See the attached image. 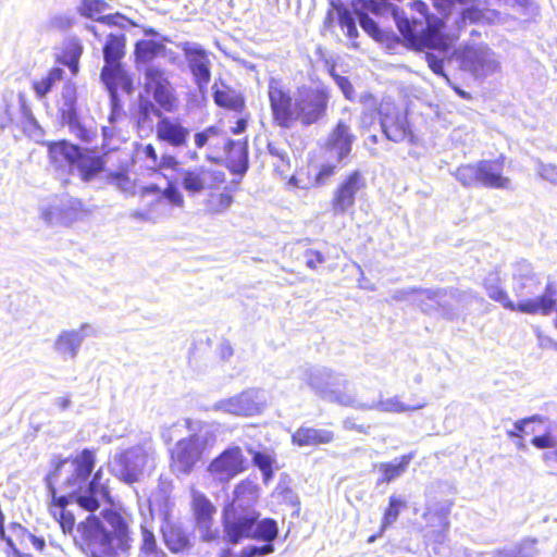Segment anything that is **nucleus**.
<instances>
[{"instance_id":"nucleus-1","label":"nucleus","mask_w":557,"mask_h":557,"mask_svg":"<svg viewBox=\"0 0 557 557\" xmlns=\"http://www.w3.org/2000/svg\"><path fill=\"white\" fill-rule=\"evenodd\" d=\"M95 467V455L84 449L73 459L55 462L54 469L47 478V485L52 497L57 496L55 485L64 492L66 499L77 504L84 510L94 512L106 504H110V495L102 472L98 470L90 479Z\"/></svg>"},{"instance_id":"nucleus-2","label":"nucleus","mask_w":557,"mask_h":557,"mask_svg":"<svg viewBox=\"0 0 557 557\" xmlns=\"http://www.w3.org/2000/svg\"><path fill=\"white\" fill-rule=\"evenodd\" d=\"M103 521L94 515L78 525L82 547L90 557H117L131 548L128 522L121 513L103 509Z\"/></svg>"},{"instance_id":"nucleus-3","label":"nucleus","mask_w":557,"mask_h":557,"mask_svg":"<svg viewBox=\"0 0 557 557\" xmlns=\"http://www.w3.org/2000/svg\"><path fill=\"white\" fill-rule=\"evenodd\" d=\"M411 8L421 15L423 21H418L417 18L410 21L401 10L384 2L371 0L369 5V10L374 14L389 11L396 21L400 34L410 44L435 49L441 54H444L449 47V42L443 34V20L429 14L428 4L421 0L413 1Z\"/></svg>"},{"instance_id":"nucleus-4","label":"nucleus","mask_w":557,"mask_h":557,"mask_svg":"<svg viewBox=\"0 0 557 557\" xmlns=\"http://www.w3.org/2000/svg\"><path fill=\"white\" fill-rule=\"evenodd\" d=\"M257 499V487L250 482L239 483L233 493L232 503L223 509V528L226 541L237 544L243 539H251L253 524L259 513L252 508Z\"/></svg>"},{"instance_id":"nucleus-5","label":"nucleus","mask_w":557,"mask_h":557,"mask_svg":"<svg viewBox=\"0 0 557 557\" xmlns=\"http://www.w3.org/2000/svg\"><path fill=\"white\" fill-rule=\"evenodd\" d=\"M125 37L123 34H110L103 48L104 66L101 71V81L110 92L112 113L110 121L113 122L115 116L122 110L117 99V87L126 91L131 90L132 79L123 70L120 59L124 54Z\"/></svg>"},{"instance_id":"nucleus-6","label":"nucleus","mask_w":557,"mask_h":557,"mask_svg":"<svg viewBox=\"0 0 557 557\" xmlns=\"http://www.w3.org/2000/svg\"><path fill=\"white\" fill-rule=\"evenodd\" d=\"M49 154L55 168L67 170L84 182L94 180L104 168L100 157L84 152L78 146L66 141L52 144Z\"/></svg>"},{"instance_id":"nucleus-7","label":"nucleus","mask_w":557,"mask_h":557,"mask_svg":"<svg viewBox=\"0 0 557 557\" xmlns=\"http://www.w3.org/2000/svg\"><path fill=\"white\" fill-rule=\"evenodd\" d=\"M156 460V451L151 446L136 445L115 453L110 467L121 481L133 484L152 473Z\"/></svg>"},{"instance_id":"nucleus-8","label":"nucleus","mask_w":557,"mask_h":557,"mask_svg":"<svg viewBox=\"0 0 557 557\" xmlns=\"http://www.w3.org/2000/svg\"><path fill=\"white\" fill-rule=\"evenodd\" d=\"M483 286L487 296L494 301L503 305L504 308L511 311L518 310L524 313L546 314L550 312L557 301V288L554 285H547L545 293L534 299H525L515 305L508 297L506 290L502 287V278L498 270L491 271L483 280Z\"/></svg>"},{"instance_id":"nucleus-9","label":"nucleus","mask_w":557,"mask_h":557,"mask_svg":"<svg viewBox=\"0 0 557 557\" xmlns=\"http://www.w3.org/2000/svg\"><path fill=\"white\" fill-rule=\"evenodd\" d=\"M304 379L322 398L347 407L355 405L354 395L341 392V387L347 385L342 374L324 367H314L306 371Z\"/></svg>"},{"instance_id":"nucleus-10","label":"nucleus","mask_w":557,"mask_h":557,"mask_svg":"<svg viewBox=\"0 0 557 557\" xmlns=\"http://www.w3.org/2000/svg\"><path fill=\"white\" fill-rule=\"evenodd\" d=\"M329 92L320 87H299L295 94L296 122L309 126L320 121L326 113Z\"/></svg>"},{"instance_id":"nucleus-11","label":"nucleus","mask_w":557,"mask_h":557,"mask_svg":"<svg viewBox=\"0 0 557 557\" xmlns=\"http://www.w3.org/2000/svg\"><path fill=\"white\" fill-rule=\"evenodd\" d=\"M265 404L264 391L247 388L240 394L215 401L212 405V410L235 417H251L260 413Z\"/></svg>"},{"instance_id":"nucleus-12","label":"nucleus","mask_w":557,"mask_h":557,"mask_svg":"<svg viewBox=\"0 0 557 557\" xmlns=\"http://www.w3.org/2000/svg\"><path fill=\"white\" fill-rule=\"evenodd\" d=\"M457 59L463 71L474 77H485L499 67L495 53L485 45H467L457 51Z\"/></svg>"},{"instance_id":"nucleus-13","label":"nucleus","mask_w":557,"mask_h":557,"mask_svg":"<svg viewBox=\"0 0 557 557\" xmlns=\"http://www.w3.org/2000/svg\"><path fill=\"white\" fill-rule=\"evenodd\" d=\"M145 89L150 94L161 110L174 112L177 108V98L163 70L148 65L145 70Z\"/></svg>"},{"instance_id":"nucleus-14","label":"nucleus","mask_w":557,"mask_h":557,"mask_svg":"<svg viewBox=\"0 0 557 557\" xmlns=\"http://www.w3.org/2000/svg\"><path fill=\"white\" fill-rule=\"evenodd\" d=\"M190 504L200 540L205 543L218 542L220 531L213 528L216 509L212 502L203 493L193 488Z\"/></svg>"},{"instance_id":"nucleus-15","label":"nucleus","mask_w":557,"mask_h":557,"mask_svg":"<svg viewBox=\"0 0 557 557\" xmlns=\"http://www.w3.org/2000/svg\"><path fill=\"white\" fill-rule=\"evenodd\" d=\"M268 96L274 122L282 128H290L296 122L295 96L276 79L270 81Z\"/></svg>"},{"instance_id":"nucleus-16","label":"nucleus","mask_w":557,"mask_h":557,"mask_svg":"<svg viewBox=\"0 0 557 557\" xmlns=\"http://www.w3.org/2000/svg\"><path fill=\"white\" fill-rule=\"evenodd\" d=\"M245 457L238 446L223 450L208 466L207 471L213 480L227 483L245 470Z\"/></svg>"},{"instance_id":"nucleus-17","label":"nucleus","mask_w":557,"mask_h":557,"mask_svg":"<svg viewBox=\"0 0 557 557\" xmlns=\"http://www.w3.org/2000/svg\"><path fill=\"white\" fill-rule=\"evenodd\" d=\"M381 127L386 138L400 143L409 139L412 143L413 135L410 131L407 114L400 111L395 104L384 102L380 107Z\"/></svg>"},{"instance_id":"nucleus-18","label":"nucleus","mask_w":557,"mask_h":557,"mask_svg":"<svg viewBox=\"0 0 557 557\" xmlns=\"http://www.w3.org/2000/svg\"><path fill=\"white\" fill-rule=\"evenodd\" d=\"M197 88L202 94L211 79V61L208 52L198 44L185 42L182 47Z\"/></svg>"},{"instance_id":"nucleus-19","label":"nucleus","mask_w":557,"mask_h":557,"mask_svg":"<svg viewBox=\"0 0 557 557\" xmlns=\"http://www.w3.org/2000/svg\"><path fill=\"white\" fill-rule=\"evenodd\" d=\"M460 294L456 289H425L419 293V307L426 313L441 311L450 319L455 314L454 302L459 300Z\"/></svg>"},{"instance_id":"nucleus-20","label":"nucleus","mask_w":557,"mask_h":557,"mask_svg":"<svg viewBox=\"0 0 557 557\" xmlns=\"http://www.w3.org/2000/svg\"><path fill=\"white\" fill-rule=\"evenodd\" d=\"M97 335L96 329L89 323H83L76 330H64L55 338L53 349L64 359L74 360L85 338Z\"/></svg>"},{"instance_id":"nucleus-21","label":"nucleus","mask_w":557,"mask_h":557,"mask_svg":"<svg viewBox=\"0 0 557 557\" xmlns=\"http://www.w3.org/2000/svg\"><path fill=\"white\" fill-rule=\"evenodd\" d=\"M278 528L274 519L265 518L253 524L252 537L253 540L263 541L267 544L263 546L250 545L242 549L238 557H258L272 554L274 545L272 542L277 537Z\"/></svg>"},{"instance_id":"nucleus-22","label":"nucleus","mask_w":557,"mask_h":557,"mask_svg":"<svg viewBox=\"0 0 557 557\" xmlns=\"http://www.w3.org/2000/svg\"><path fill=\"white\" fill-rule=\"evenodd\" d=\"M364 186V178L360 171H354L343 181L332 199V208L335 215L344 214L352 208L356 200V194Z\"/></svg>"},{"instance_id":"nucleus-23","label":"nucleus","mask_w":557,"mask_h":557,"mask_svg":"<svg viewBox=\"0 0 557 557\" xmlns=\"http://www.w3.org/2000/svg\"><path fill=\"white\" fill-rule=\"evenodd\" d=\"M202 451L193 441L183 438L171 450L172 469L174 472L189 474L200 459Z\"/></svg>"},{"instance_id":"nucleus-24","label":"nucleus","mask_w":557,"mask_h":557,"mask_svg":"<svg viewBox=\"0 0 557 557\" xmlns=\"http://www.w3.org/2000/svg\"><path fill=\"white\" fill-rule=\"evenodd\" d=\"M88 213V210L85 209L79 199L70 198L62 201L58 207L44 210L41 216L49 224H53L55 220H59L63 224H71L84 219Z\"/></svg>"},{"instance_id":"nucleus-25","label":"nucleus","mask_w":557,"mask_h":557,"mask_svg":"<svg viewBox=\"0 0 557 557\" xmlns=\"http://www.w3.org/2000/svg\"><path fill=\"white\" fill-rule=\"evenodd\" d=\"M157 138L174 148L185 147L190 135L189 128L185 127L180 119L164 116L156 125Z\"/></svg>"},{"instance_id":"nucleus-26","label":"nucleus","mask_w":557,"mask_h":557,"mask_svg":"<svg viewBox=\"0 0 557 557\" xmlns=\"http://www.w3.org/2000/svg\"><path fill=\"white\" fill-rule=\"evenodd\" d=\"M355 139L356 137L350 131V125L339 120L330 133L325 147L337 161H342L349 156Z\"/></svg>"},{"instance_id":"nucleus-27","label":"nucleus","mask_w":557,"mask_h":557,"mask_svg":"<svg viewBox=\"0 0 557 557\" xmlns=\"http://www.w3.org/2000/svg\"><path fill=\"white\" fill-rule=\"evenodd\" d=\"M180 177L183 188L191 195L199 194L206 188L211 187L212 183L218 180L216 174L205 166L181 169Z\"/></svg>"},{"instance_id":"nucleus-28","label":"nucleus","mask_w":557,"mask_h":557,"mask_svg":"<svg viewBox=\"0 0 557 557\" xmlns=\"http://www.w3.org/2000/svg\"><path fill=\"white\" fill-rule=\"evenodd\" d=\"M478 164L479 185L487 188H509L510 180L503 175V160H481Z\"/></svg>"},{"instance_id":"nucleus-29","label":"nucleus","mask_w":557,"mask_h":557,"mask_svg":"<svg viewBox=\"0 0 557 557\" xmlns=\"http://www.w3.org/2000/svg\"><path fill=\"white\" fill-rule=\"evenodd\" d=\"M109 5L103 0H81L77 10L82 16L104 23L107 25L124 26L126 18L122 14L101 15Z\"/></svg>"},{"instance_id":"nucleus-30","label":"nucleus","mask_w":557,"mask_h":557,"mask_svg":"<svg viewBox=\"0 0 557 557\" xmlns=\"http://www.w3.org/2000/svg\"><path fill=\"white\" fill-rule=\"evenodd\" d=\"M352 407L359 410H376L386 413H403L422 409L424 404L407 406L400 400L399 396H393L386 399L380 398L379 400L372 403H361L355 399V405H352Z\"/></svg>"},{"instance_id":"nucleus-31","label":"nucleus","mask_w":557,"mask_h":557,"mask_svg":"<svg viewBox=\"0 0 557 557\" xmlns=\"http://www.w3.org/2000/svg\"><path fill=\"white\" fill-rule=\"evenodd\" d=\"M162 534L166 547L174 554H184L193 548L189 535L180 524L166 522Z\"/></svg>"},{"instance_id":"nucleus-32","label":"nucleus","mask_w":557,"mask_h":557,"mask_svg":"<svg viewBox=\"0 0 557 557\" xmlns=\"http://www.w3.org/2000/svg\"><path fill=\"white\" fill-rule=\"evenodd\" d=\"M450 509L441 508L440 510H428L424 513L426 521V536H429L435 543H442L449 530L448 513Z\"/></svg>"},{"instance_id":"nucleus-33","label":"nucleus","mask_w":557,"mask_h":557,"mask_svg":"<svg viewBox=\"0 0 557 557\" xmlns=\"http://www.w3.org/2000/svg\"><path fill=\"white\" fill-rule=\"evenodd\" d=\"M334 438L332 431L301 426L293 435L292 441L298 446H315L331 443Z\"/></svg>"},{"instance_id":"nucleus-34","label":"nucleus","mask_w":557,"mask_h":557,"mask_svg":"<svg viewBox=\"0 0 557 557\" xmlns=\"http://www.w3.org/2000/svg\"><path fill=\"white\" fill-rule=\"evenodd\" d=\"M140 197L145 198L146 196L154 195L156 198L151 200V207H158L163 203L164 199H168L170 203L176 207H182L184 203V199L177 187L169 183L168 187L163 190L162 195H160V188L157 185H150L143 187L140 189Z\"/></svg>"},{"instance_id":"nucleus-35","label":"nucleus","mask_w":557,"mask_h":557,"mask_svg":"<svg viewBox=\"0 0 557 557\" xmlns=\"http://www.w3.org/2000/svg\"><path fill=\"white\" fill-rule=\"evenodd\" d=\"M190 435L187 437L193 441L202 451L208 445H212L215 441V429L212 424L201 421H186Z\"/></svg>"},{"instance_id":"nucleus-36","label":"nucleus","mask_w":557,"mask_h":557,"mask_svg":"<svg viewBox=\"0 0 557 557\" xmlns=\"http://www.w3.org/2000/svg\"><path fill=\"white\" fill-rule=\"evenodd\" d=\"M164 117L162 110L151 100L140 97L138 100L137 124L141 129L152 131L153 119Z\"/></svg>"},{"instance_id":"nucleus-37","label":"nucleus","mask_w":557,"mask_h":557,"mask_svg":"<svg viewBox=\"0 0 557 557\" xmlns=\"http://www.w3.org/2000/svg\"><path fill=\"white\" fill-rule=\"evenodd\" d=\"M412 459V455H403L399 459H395L392 462H381L377 465L379 471L382 473V476L379 479L377 483H391L393 480L403 475L410 461Z\"/></svg>"},{"instance_id":"nucleus-38","label":"nucleus","mask_w":557,"mask_h":557,"mask_svg":"<svg viewBox=\"0 0 557 557\" xmlns=\"http://www.w3.org/2000/svg\"><path fill=\"white\" fill-rule=\"evenodd\" d=\"M64 70L61 67L51 69L48 74L40 79H36L33 82V89L35 91L36 98L39 100H44L46 96L52 90L57 83H60L63 79Z\"/></svg>"},{"instance_id":"nucleus-39","label":"nucleus","mask_w":557,"mask_h":557,"mask_svg":"<svg viewBox=\"0 0 557 557\" xmlns=\"http://www.w3.org/2000/svg\"><path fill=\"white\" fill-rule=\"evenodd\" d=\"M59 111L62 116V121H71L77 116L76 111V88L74 85L66 83L64 84L61 92V99L59 102Z\"/></svg>"},{"instance_id":"nucleus-40","label":"nucleus","mask_w":557,"mask_h":557,"mask_svg":"<svg viewBox=\"0 0 557 557\" xmlns=\"http://www.w3.org/2000/svg\"><path fill=\"white\" fill-rule=\"evenodd\" d=\"M140 543L137 557H168L166 553L159 547L154 534L146 527H140Z\"/></svg>"},{"instance_id":"nucleus-41","label":"nucleus","mask_w":557,"mask_h":557,"mask_svg":"<svg viewBox=\"0 0 557 557\" xmlns=\"http://www.w3.org/2000/svg\"><path fill=\"white\" fill-rule=\"evenodd\" d=\"M52 499L53 505L51 507V512L55 518L59 516V522L63 532H71L75 523L74 516L67 511L65 507L72 502L66 499V496H54Z\"/></svg>"},{"instance_id":"nucleus-42","label":"nucleus","mask_w":557,"mask_h":557,"mask_svg":"<svg viewBox=\"0 0 557 557\" xmlns=\"http://www.w3.org/2000/svg\"><path fill=\"white\" fill-rule=\"evenodd\" d=\"M108 182L119 189L125 197H134L137 195L136 181L133 180L125 171L111 172L108 175Z\"/></svg>"},{"instance_id":"nucleus-43","label":"nucleus","mask_w":557,"mask_h":557,"mask_svg":"<svg viewBox=\"0 0 557 557\" xmlns=\"http://www.w3.org/2000/svg\"><path fill=\"white\" fill-rule=\"evenodd\" d=\"M221 135L222 132L218 127L210 126L205 131L195 134V145L197 148H202L207 144L218 147L222 140L225 148H228L232 145V140L226 137H221Z\"/></svg>"},{"instance_id":"nucleus-44","label":"nucleus","mask_w":557,"mask_h":557,"mask_svg":"<svg viewBox=\"0 0 557 557\" xmlns=\"http://www.w3.org/2000/svg\"><path fill=\"white\" fill-rule=\"evenodd\" d=\"M214 102L222 108L239 112L244 108V99L231 89H216L213 92Z\"/></svg>"},{"instance_id":"nucleus-45","label":"nucleus","mask_w":557,"mask_h":557,"mask_svg":"<svg viewBox=\"0 0 557 557\" xmlns=\"http://www.w3.org/2000/svg\"><path fill=\"white\" fill-rule=\"evenodd\" d=\"M164 50V46L153 40H141L136 44L135 53L143 62L152 60Z\"/></svg>"},{"instance_id":"nucleus-46","label":"nucleus","mask_w":557,"mask_h":557,"mask_svg":"<svg viewBox=\"0 0 557 557\" xmlns=\"http://www.w3.org/2000/svg\"><path fill=\"white\" fill-rule=\"evenodd\" d=\"M233 203V196L227 193L212 194L206 201V209L212 214L225 212Z\"/></svg>"},{"instance_id":"nucleus-47","label":"nucleus","mask_w":557,"mask_h":557,"mask_svg":"<svg viewBox=\"0 0 557 557\" xmlns=\"http://www.w3.org/2000/svg\"><path fill=\"white\" fill-rule=\"evenodd\" d=\"M479 164L460 165L456 172V180L465 187H472L479 184Z\"/></svg>"},{"instance_id":"nucleus-48","label":"nucleus","mask_w":557,"mask_h":557,"mask_svg":"<svg viewBox=\"0 0 557 557\" xmlns=\"http://www.w3.org/2000/svg\"><path fill=\"white\" fill-rule=\"evenodd\" d=\"M406 506V503L399 497L392 495L389 497L388 507L385 510L383 521H382V530L393 524L400 512V509Z\"/></svg>"},{"instance_id":"nucleus-49","label":"nucleus","mask_w":557,"mask_h":557,"mask_svg":"<svg viewBox=\"0 0 557 557\" xmlns=\"http://www.w3.org/2000/svg\"><path fill=\"white\" fill-rule=\"evenodd\" d=\"M513 277L516 281H518V278H522L525 281L522 282L519 286L515 287L517 294L522 295L520 290L527 287L528 285H532L534 283L531 264L528 263L527 261L517 263L513 272Z\"/></svg>"},{"instance_id":"nucleus-50","label":"nucleus","mask_w":557,"mask_h":557,"mask_svg":"<svg viewBox=\"0 0 557 557\" xmlns=\"http://www.w3.org/2000/svg\"><path fill=\"white\" fill-rule=\"evenodd\" d=\"M63 123L67 124L71 133L74 134L82 141L91 143L96 135L91 128H88L85 125H83L77 116H75L71 121H64Z\"/></svg>"},{"instance_id":"nucleus-51","label":"nucleus","mask_w":557,"mask_h":557,"mask_svg":"<svg viewBox=\"0 0 557 557\" xmlns=\"http://www.w3.org/2000/svg\"><path fill=\"white\" fill-rule=\"evenodd\" d=\"M252 461L256 467H258L264 476V480L268 481L273 475L272 465H273V458L267 454L261 451H253L252 453Z\"/></svg>"},{"instance_id":"nucleus-52","label":"nucleus","mask_w":557,"mask_h":557,"mask_svg":"<svg viewBox=\"0 0 557 557\" xmlns=\"http://www.w3.org/2000/svg\"><path fill=\"white\" fill-rule=\"evenodd\" d=\"M535 171L537 175L554 185H557V165L553 163H545L540 159L535 160Z\"/></svg>"},{"instance_id":"nucleus-53","label":"nucleus","mask_w":557,"mask_h":557,"mask_svg":"<svg viewBox=\"0 0 557 557\" xmlns=\"http://www.w3.org/2000/svg\"><path fill=\"white\" fill-rule=\"evenodd\" d=\"M425 61L434 74L442 76L447 83H449V78L444 72L443 57H440L434 52H426Z\"/></svg>"},{"instance_id":"nucleus-54","label":"nucleus","mask_w":557,"mask_h":557,"mask_svg":"<svg viewBox=\"0 0 557 557\" xmlns=\"http://www.w3.org/2000/svg\"><path fill=\"white\" fill-rule=\"evenodd\" d=\"M425 289L420 288H405L394 292L392 298L396 301L411 300L413 304L419 306V293Z\"/></svg>"},{"instance_id":"nucleus-55","label":"nucleus","mask_w":557,"mask_h":557,"mask_svg":"<svg viewBox=\"0 0 557 557\" xmlns=\"http://www.w3.org/2000/svg\"><path fill=\"white\" fill-rule=\"evenodd\" d=\"M532 444L540 449L557 447V435L547 432L532 438Z\"/></svg>"},{"instance_id":"nucleus-56","label":"nucleus","mask_w":557,"mask_h":557,"mask_svg":"<svg viewBox=\"0 0 557 557\" xmlns=\"http://www.w3.org/2000/svg\"><path fill=\"white\" fill-rule=\"evenodd\" d=\"M535 421H539V422H543V418L535 414V416H532V417H529V418H524V419H521V420H518L515 422L513 426H515V430L512 431H508L507 434L509 437L513 438V437H518L519 436V433L521 432H524L525 431V426L531 423V422H535Z\"/></svg>"},{"instance_id":"nucleus-57","label":"nucleus","mask_w":557,"mask_h":557,"mask_svg":"<svg viewBox=\"0 0 557 557\" xmlns=\"http://www.w3.org/2000/svg\"><path fill=\"white\" fill-rule=\"evenodd\" d=\"M306 265L311 270H317L318 264L325 262V257L322 252L313 249H307L304 253Z\"/></svg>"},{"instance_id":"nucleus-58","label":"nucleus","mask_w":557,"mask_h":557,"mask_svg":"<svg viewBox=\"0 0 557 557\" xmlns=\"http://www.w3.org/2000/svg\"><path fill=\"white\" fill-rule=\"evenodd\" d=\"M360 26L373 38H379L381 36L380 28L374 20L363 14L359 18Z\"/></svg>"},{"instance_id":"nucleus-59","label":"nucleus","mask_w":557,"mask_h":557,"mask_svg":"<svg viewBox=\"0 0 557 557\" xmlns=\"http://www.w3.org/2000/svg\"><path fill=\"white\" fill-rule=\"evenodd\" d=\"M338 24L342 29H347L351 25L356 24L355 17L349 10L346 8H337Z\"/></svg>"},{"instance_id":"nucleus-60","label":"nucleus","mask_w":557,"mask_h":557,"mask_svg":"<svg viewBox=\"0 0 557 557\" xmlns=\"http://www.w3.org/2000/svg\"><path fill=\"white\" fill-rule=\"evenodd\" d=\"M160 169L162 170H173L177 172L180 175V170L182 169L180 166V162L177 159L173 156L164 154L161 157L160 161L157 163Z\"/></svg>"},{"instance_id":"nucleus-61","label":"nucleus","mask_w":557,"mask_h":557,"mask_svg":"<svg viewBox=\"0 0 557 557\" xmlns=\"http://www.w3.org/2000/svg\"><path fill=\"white\" fill-rule=\"evenodd\" d=\"M334 78H335L337 86L341 88V90L345 95V97L347 99H351L352 94H354V88H352V85L349 82V79L347 77L341 76V75H335Z\"/></svg>"},{"instance_id":"nucleus-62","label":"nucleus","mask_w":557,"mask_h":557,"mask_svg":"<svg viewBox=\"0 0 557 557\" xmlns=\"http://www.w3.org/2000/svg\"><path fill=\"white\" fill-rule=\"evenodd\" d=\"M335 174V165L323 164L317 174L315 182L318 185H323L332 175Z\"/></svg>"},{"instance_id":"nucleus-63","label":"nucleus","mask_w":557,"mask_h":557,"mask_svg":"<svg viewBox=\"0 0 557 557\" xmlns=\"http://www.w3.org/2000/svg\"><path fill=\"white\" fill-rule=\"evenodd\" d=\"M481 17V12L474 8H467L462 11L460 22L466 24L467 21L474 23Z\"/></svg>"},{"instance_id":"nucleus-64","label":"nucleus","mask_w":557,"mask_h":557,"mask_svg":"<svg viewBox=\"0 0 557 557\" xmlns=\"http://www.w3.org/2000/svg\"><path fill=\"white\" fill-rule=\"evenodd\" d=\"M131 216L138 221L152 222L154 221L153 210H135L131 213Z\"/></svg>"}]
</instances>
